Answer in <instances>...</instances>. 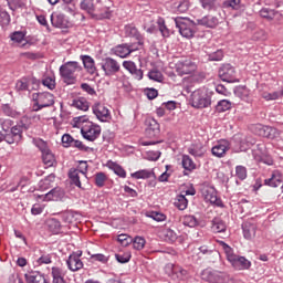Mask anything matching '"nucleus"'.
<instances>
[{
    "label": "nucleus",
    "instance_id": "f257e3e1",
    "mask_svg": "<svg viewBox=\"0 0 283 283\" xmlns=\"http://www.w3.org/2000/svg\"><path fill=\"white\" fill-rule=\"evenodd\" d=\"M82 72L83 66L76 61H69L60 66V76L67 85L76 83V78Z\"/></svg>",
    "mask_w": 283,
    "mask_h": 283
},
{
    "label": "nucleus",
    "instance_id": "f03ea898",
    "mask_svg": "<svg viewBox=\"0 0 283 283\" xmlns=\"http://www.w3.org/2000/svg\"><path fill=\"white\" fill-rule=\"evenodd\" d=\"M221 247L226 253L228 262H230L231 266H233L235 271H247L251 269V261L244 256L233 253V249L229 247V244L224 243V241H221Z\"/></svg>",
    "mask_w": 283,
    "mask_h": 283
},
{
    "label": "nucleus",
    "instance_id": "7ed1b4c3",
    "mask_svg": "<svg viewBox=\"0 0 283 283\" xmlns=\"http://www.w3.org/2000/svg\"><path fill=\"white\" fill-rule=\"evenodd\" d=\"M30 125L23 124V119L20 124L11 127L9 130L4 132L0 138L8 143V145H19L23 140V129H29Z\"/></svg>",
    "mask_w": 283,
    "mask_h": 283
},
{
    "label": "nucleus",
    "instance_id": "20e7f679",
    "mask_svg": "<svg viewBox=\"0 0 283 283\" xmlns=\"http://www.w3.org/2000/svg\"><path fill=\"white\" fill-rule=\"evenodd\" d=\"M174 21L181 36H185V39H192L197 30L196 22L189 18L182 17H177L174 19Z\"/></svg>",
    "mask_w": 283,
    "mask_h": 283
},
{
    "label": "nucleus",
    "instance_id": "39448f33",
    "mask_svg": "<svg viewBox=\"0 0 283 283\" xmlns=\"http://www.w3.org/2000/svg\"><path fill=\"white\" fill-rule=\"evenodd\" d=\"M191 105L196 109H205L211 106V95L207 88H199L191 94Z\"/></svg>",
    "mask_w": 283,
    "mask_h": 283
},
{
    "label": "nucleus",
    "instance_id": "423d86ee",
    "mask_svg": "<svg viewBox=\"0 0 283 283\" xmlns=\"http://www.w3.org/2000/svg\"><path fill=\"white\" fill-rule=\"evenodd\" d=\"M201 280L209 283H229L231 281V276L218 270H205L201 273Z\"/></svg>",
    "mask_w": 283,
    "mask_h": 283
},
{
    "label": "nucleus",
    "instance_id": "0eeeda50",
    "mask_svg": "<svg viewBox=\"0 0 283 283\" xmlns=\"http://www.w3.org/2000/svg\"><path fill=\"white\" fill-rule=\"evenodd\" d=\"M175 70L179 76H185L187 74H193L198 70V65L191 57H182L175 64Z\"/></svg>",
    "mask_w": 283,
    "mask_h": 283
},
{
    "label": "nucleus",
    "instance_id": "6e6552de",
    "mask_svg": "<svg viewBox=\"0 0 283 283\" xmlns=\"http://www.w3.org/2000/svg\"><path fill=\"white\" fill-rule=\"evenodd\" d=\"M81 134L85 140L94 143V140L101 136V126L92 122H87L86 124L82 125Z\"/></svg>",
    "mask_w": 283,
    "mask_h": 283
},
{
    "label": "nucleus",
    "instance_id": "1a4fd4ad",
    "mask_svg": "<svg viewBox=\"0 0 283 283\" xmlns=\"http://www.w3.org/2000/svg\"><path fill=\"white\" fill-rule=\"evenodd\" d=\"M54 105V95L50 92L38 93L35 97V112L45 107H52Z\"/></svg>",
    "mask_w": 283,
    "mask_h": 283
},
{
    "label": "nucleus",
    "instance_id": "9d476101",
    "mask_svg": "<svg viewBox=\"0 0 283 283\" xmlns=\"http://www.w3.org/2000/svg\"><path fill=\"white\" fill-rule=\"evenodd\" d=\"M38 147L42 153V160L45 167H54V165H56V157H54V154L50 150L48 144L43 140H39Z\"/></svg>",
    "mask_w": 283,
    "mask_h": 283
},
{
    "label": "nucleus",
    "instance_id": "9b49d317",
    "mask_svg": "<svg viewBox=\"0 0 283 283\" xmlns=\"http://www.w3.org/2000/svg\"><path fill=\"white\" fill-rule=\"evenodd\" d=\"M101 67L105 76H114V74L120 72V64L113 57H105L101 63Z\"/></svg>",
    "mask_w": 283,
    "mask_h": 283
},
{
    "label": "nucleus",
    "instance_id": "f8f14e48",
    "mask_svg": "<svg viewBox=\"0 0 283 283\" xmlns=\"http://www.w3.org/2000/svg\"><path fill=\"white\" fill-rule=\"evenodd\" d=\"M165 271L169 277H172V280H187V276L189 275L187 270L174 263H168L165 268Z\"/></svg>",
    "mask_w": 283,
    "mask_h": 283
},
{
    "label": "nucleus",
    "instance_id": "ddd939ff",
    "mask_svg": "<svg viewBox=\"0 0 283 283\" xmlns=\"http://www.w3.org/2000/svg\"><path fill=\"white\" fill-rule=\"evenodd\" d=\"M235 74V67H233L231 64H223L219 69V78L226 83H238V77Z\"/></svg>",
    "mask_w": 283,
    "mask_h": 283
},
{
    "label": "nucleus",
    "instance_id": "4468645a",
    "mask_svg": "<svg viewBox=\"0 0 283 283\" xmlns=\"http://www.w3.org/2000/svg\"><path fill=\"white\" fill-rule=\"evenodd\" d=\"M136 50H138V45L135 44H118L112 49V52L115 56H119V59H127Z\"/></svg>",
    "mask_w": 283,
    "mask_h": 283
},
{
    "label": "nucleus",
    "instance_id": "2eb2a0df",
    "mask_svg": "<svg viewBox=\"0 0 283 283\" xmlns=\"http://www.w3.org/2000/svg\"><path fill=\"white\" fill-rule=\"evenodd\" d=\"M93 114L101 120V123H108V120H112L109 108L101 103H97L93 106Z\"/></svg>",
    "mask_w": 283,
    "mask_h": 283
},
{
    "label": "nucleus",
    "instance_id": "dca6fc26",
    "mask_svg": "<svg viewBox=\"0 0 283 283\" xmlns=\"http://www.w3.org/2000/svg\"><path fill=\"white\" fill-rule=\"evenodd\" d=\"M202 196L207 202L211 205H217V207H222V200L218 198V191L213 187H206L202 189Z\"/></svg>",
    "mask_w": 283,
    "mask_h": 283
},
{
    "label": "nucleus",
    "instance_id": "f3484780",
    "mask_svg": "<svg viewBox=\"0 0 283 283\" xmlns=\"http://www.w3.org/2000/svg\"><path fill=\"white\" fill-rule=\"evenodd\" d=\"M81 255H83L82 251H77V252H73L67 261L66 264L70 269V271H81V269L83 268V261H81Z\"/></svg>",
    "mask_w": 283,
    "mask_h": 283
},
{
    "label": "nucleus",
    "instance_id": "a211bd4d",
    "mask_svg": "<svg viewBox=\"0 0 283 283\" xmlns=\"http://www.w3.org/2000/svg\"><path fill=\"white\" fill-rule=\"evenodd\" d=\"M229 149H231V144H229L228 140L223 139L211 148V154L212 156H216V158H224Z\"/></svg>",
    "mask_w": 283,
    "mask_h": 283
},
{
    "label": "nucleus",
    "instance_id": "6ab92c4d",
    "mask_svg": "<svg viewBox=\"0 0 283 283\" xmlns=\"http://www.w3.org/2000/svg\"><path fill=\"white\" fill-rule=\"evenodd\" d=\"M256 134L259 136H262L263 138H270V140H273L280 136V130H277L275 127L259 125L256 126Z\"/></svg>",
    "mask_w": 283,
    "mask_h": 283
},
{
    "label": "nucleus",
    "instance_id": "aec40b11",
    "mask_svg": "<svg viewBox=\"0 0 283 283\" xmlns=\"http://www.w3.org/2000/svg\"><path fill=\"white\" fill-rule=\"evenodd\" d=\"M51 23L53 28H60L62 30L70 28V21L65 19V14L63 13L51 14Z\"/></svg>",
    "mask_w": 283,
    "mask_h": 283
},
{
    "label": "nucleus",
    "instance_id": "412c9836",
    "mask_svg": "<svg viewBox=\"0 0 283 283\" xmlns=\"http://www.w3.org/2000/svg\"><path fill=\"white\" fill-rule=\"evenodd\" d=\"M30 83L39 85V81L35 77H22L21 80H18L15 83L17 92H30Z\"/></svg>",
    "mask_w": 283,
    "mask_h": 283
},
{
    "label": "nucleus",
    "instance_id": "4be33fe9",
    "mask_svg": "<svg viewBox=\"0 0 283 283\" xmlns=\"http://www.w3.org/2000/svg\"><path fill=\"white\" fill-rule=\"evenodd\" d=\"M264 185L268 187H283V175L280 170H274L271 175V178L264 180Z\"/></svg>",
    "mask_w": 283,
    "mask_h": 283
},
{
    "label": "nucleus",
    "instance_id": "5701e85b",
    "mask_svg": "<svg viewBox=\"0 0 283 283\" xmlns=\"http://www.w3.org/2000/svg\"><path fill=\"white\" fill-rule=\"evenodd\" d=\"M125 34L126 36H129L130 39H135L137 41V48H139V45H143V34H140V32L138 31V29L136 27H134V24H127L125 27Z\"/></svg>",
    "mask_w": 283,
    "mask_h": 283
},
{
    "label": "nucleus",
    "instance_id": "b1692460",
    "mask_svg": "<svg viewBox=\"0 0 283 283\" xmlns=\"http://www.w3.org/2000/svg\"><path fill=\"white\" fill-rule=\"evenodd\" d=\"M123 67L129 72L137 81H143V70L136 67V63L132 61H124Z\"/></svg>",
    "mask_w": 283,
    "mask_h": 283
},
{
    "label": "nucleus",
    "instance_id": "393cba45",
    "mask_svg": "<svg viewBox=\"0 0 283 283\" xmlns=\"http://www.w3.org/2000/svg\"><path fill=\"white\" fill-rule=\"evenodd\" d=\"M24 277L27 283H50V281L45 279V275L39 271H31L24 274Z\"/></svg>",
    "mask_w": 283,
    "mask_h": 283
},
{
    "label": "nucleus",
    "instance_id": "a878e982",
    "mask_svg": "<svg viewBox=\"0 0 283 283\" xmlns=\"http://www.w3.org/2000/svg\"><path fill=\"white\" fill-rule=\"evenodd\" d=\"M81 60H82V63L88 74H91L92 76H94V74H95V76H98V72L96 71V64H95L94 60L92 59V56L81 55Z\"/></svg>",
    "mask_w": 283,
    "mask_h": 283
},
{
    "label": "nucleus",
    "instance_id": "bb28decb",
    "mask_svg": "<svg viewBox=\"0 0 283 283\" xmlns=\"http://www.w3.org/2000/svg\"><path fill=\"white\" fill-rule=\"evenodd\" d=\"M198 25H203L205 28H218L220 20L216 15H205L203 18L197 20Z\"/></svg>",
    "mask_w": 283,
    "mask_h": 283
},
{
    "label": "nucleus",
    "instance_id": "cd10ccee",
    "mask_svg": "<svg viewBox=\"0 0 283 283\" xmlns=\"http://www.w3.org/2000/svg\"><path fill=\"white\" fill-rule=\"evenodd\" d=\"M259 13L262 19H268V21H280L282 19V13L270 8H263Z\"/></svg>",
    "mask_w": 283,
    "mask_h": 283
},
{
    "label": "nucleus",
    "instance_id": "c85d7f7f",
    "mask_svg": "<svg viewBox=\"0 0 283 283\" xmlns=\"http://www.w3.org/2000/svg\"><path fill=\"white\" fill-rule=\"evenodd\" d=\"M80 8L91 17H96V14H98V10L96 9V6H94V0H80Z\"/></svg>",
    "mask_w": 283,
    "mask_h": 283
},
{
    "label": "nucleus",
    "instance_id": "c756f323",
    "mask_svg": "<svg viewBox=\"0 0 283 283\" xmlns=\"http://www.w3.org/2000/svg\"><path fill=\"white\" fill-rule=\"evenodd\" d=\"M65 196V191L61 187H55L52 190H50L48 193L44 195L43 200L50 201H59L62 200V198Z\"/></svg>",
    "mask_w": 283,
    "mask_h": 283
},
{
    "label": "nucleus",
    "instance_id": "7c9ffc66",
    "mask_svg": "<svg viewBox=\"0 0 283 283\" xmlns=\"http://www.w3.org/2000/svg\"><path fill=\"white\" fill-rule=\"evenodd\" d=\"M148 127L146 129L147 134L150 136V138H155V136H158L160 134V124L154 118H149L147 120Z\"/></svg>",
    "mask_w": 283,
    "mask_h": 283
},
{
    "label": "nucleus",
    "instance_id": "2f4dec72",
    "mask_svg": "<svg viewBox=\"0 0 283 283\" xmlns=\"http://www.w3.org/2000/svg\"><path fill=\"white\" fill-rule=\"evenodd\" d=\"M188 154L195 158H202L207 154V149L202 144H193L188 148Z\"/></svg>",
    "mask_w": 283,
    "mask_h": 283
},
{
    "label": "nucleus",
    "instance_id": "473e14b6",
    "mask_svg": "<svg viewBox=\"0 0 283 283\" xmlns=\"http://www.w3.org/2000/svg\"><path fill=\"white\" fill-rule=\"evenodd\" d=\"M211 229L213 233H224L227 231V223L221 218L216 217L212 220Z\"/></svg>",
    "mask_w": 283,
    "mask_h": 283
},
{
    "label": "nucleus",
    "instance_id": "72a5a7b5",
    "mask_svg": "<svg viewBox=\"0 0 283 283\" xmlns=\"http://www.w3.org/2000/svg\"><path fill=\"white\" fill-rule=\"evenodd\" d=\"M242 231L245 240H253V238H255V226L245 222L242 224Z\"/></svg>",
    "mask_w": 283,
    "mask_h": 283
},
{
    "label": "nucleus",
    "instance_id": "f704fd0d",
    "mask_svg": "<svg viewBox=\"0 0 283 283\" xmlns=\"http://www.w3.org/2000/svg\"><path fill=\"white\" fill-rule=\"evenodd\" d=\"M69 178L72 182V185H75V187H78L81 189V170L76 168H71L69 170Z\"/></svg>",
    "mask_w": 283,
    "mask_h": 283
},
{
    "label": "nucleus",
    "instance_id": "c9c22d12",
    "mask_svg": "<svg viewBox=\"0 0 283 283\" xmlns=\"http://www.w3.org/2000/svg\"><path fill=\"white\" fill-rule=\"evenodd\" d=\"M72 107L81 109L82 112H87L90 109V102L85 97H78L73 99Z\"/></svg>",
    "mask_w": 283,
    "mask_h": 283
},
{
    "label": "nucleus",
    "instance_id": "e433bc0d",
    "mask_svg": "<svg viewBox=\"0 0 283 283\" xmlns=\"http://www.w3.org/2000/svg\"><path fill=\"white\" fill-rule=\"evenodd\" d=\"M46 227L51 233L59 234L61 233V221L59 219L52 218L46 221Z\"/></svg>",
    "mask_w": 283,
    "mask_h": 283
},
{
    "label": "nucleus",
    "instance_id": "4c0bfd02",
    "mask_svg": "<svg viewBox=\"0 0 283 283\" xmlns=\"http://www.w3.org/2000/svg\"><path fill=\"white\" fill-rule=\"evenodd\" d=\"M54 180H56V176H54V174H51L39 182V188L42 191H45L50 189L52 185H54Z\"/></svg>",
    "mask_w": 283,
    "mask_h": 283
},
{
    "label": "nucleus",
    "instance_id": "58836bf2",
    "mask_svg": "<svg viewBox=\"0 0 283 283\" xmlns=\"http://www.w3.org/2000/svg\"><path fill=\"white\" fill-rule=\"evenodd\" d=\"M190 7L191 3L189 0H180L174 4L175 12H178L179 14H185V12H188Z\"/></svg>",
    "mask_w": 283,
    "mask_h": 283
},
{
    "label": "nucleus",
    "instance_id": "ea45409f",
    "mask_svg": "<svg viewBox=\"0 0 283 283\" xmlns=\"http://www.w3.org/2000/svg\"><path fill=\"white\" fill-rule=\"evenodd\" d=\"M189 206V200H187V197L185 195H179L175 199V207L179 209V211H185L187 207Z\"/></svg>",
    "mask_w": 283,
    "mask_h": 283
},
{
    "label": "nucleus",
    "instance_id": "a19ab883",
    "mask_svg": "<svg viewBox=\"0 0 283 283\" xmlns=\"http://www.w3.org/2000/svg\"><path fill=\"white\" fill-rule=\"evenodd\" d=\"M161 235L166 242H176L178 240V234L176 231L167 228L161 231Z\"/></svg>",
    "mask_w": 283,
    "mask_h": 283
},
{
    "label": "nucleus",
    "instance_id": "79ce46f5",
    "mask_svg": "<svg viewBox=\"0 0 283 283\" xmlns=\"http://www.w3.org/2000/svg\"><path fill=\"white\" fill-rule=\"evenodd\" d=\"M108 167L116 174V176H119V178H127V172L120 165L114 163V161H108Z\"/></svg>",
    "mask_w": 283,
    "mask_h": 283
},
{
    "label": "nucleus",
    "instance_id": "37998d69",
    "mask_svg": "<svg viewBox=\"0 0 283 283\" xmlns=\"http://www.w3.org/2000/svg\"><path fill=\"white\" fill-rule=\"evenodd\" d=\"M182 223L185 227H190V229H193V227H198V224H200L198 218H196L193 214L184 216Z\"/></svg>",
    "mask_w": 283,
    "mask_h": 283
},
{
    "label": "nucleus",
    "instance_id": "c03bdc74",
    "mask_svg": "<svg viewBox=\"0 0 283 283\" xmlns=\"http://www.w3.org/2000/svg\"><path fill=\"white\" fill-rule=\"evenodd\" d=\"M130 176L136 180H140V179L147 180V178H151L154 176V172L151 170L144 169V170H138L136 172H133Z\"/></svg>",
    "mask_w": 283,
    "mask_h": 283
},
{
    "label": "nucleus",
    "instance_id": "a18cd8bd",
    "mask_svg": "<svg viewBox=\"0 0 283 283\" xmlns=\"http://www.w3.org/2000/svg\"><path fill=\"white\" fill-rule=\"evenodd\" d=\"M181 165L186 171H193V169H196V163H193V159H191L189 155L182 156Z\"/></svg>",
    "mask_w": 283,
    "mask_h": 283
},
{
    "label": "nucleus",
    "instance_id": "49530a36",
    "mask_svg": "<svg viewBox=\"0 0 283 283\" xmlns=\"http://www.w3.org/2000/svg\"><path fill=\"white\" fill-rule=\"evenodd\" d=\"M148 78H150V81H156L157 83H163L165 77L163 76V72L158 69H154L148 72Z\"/></svg>",
    "mask_w": 283,
    "mask_h": 283
},
{
    "label": "nucleus",
    "instance_id": "de8ad7c7",
    "mask_svg": "<svg viewBox=\"0 0 283 283\" xmlns=\"http://www.w3.org/2000/svg\"><path fill=\"white\" fill-rule=\"evenodd\" d=\"M146 240L143 237H135L133 240V247L136 251H143L145 249Z\"/></svg>",
    "mask_w": 283,
    "mask_h": 283
},
{
    "label": "nucleus",
    "instance_id": "09e8293b",
    "mask_svg": "<svg viewBox=\"0 0 283 283\" xmlns=\"http://www.w3.org/2000/svg\"><path fill=\"white\" fill-rule=\"evenodd\" d=\"M105 182H107V175L105 172H97L95 175V185L96 187H105Z\"/></svg>",
    "mask_w": 283,
    "mask_h": 283
},
{
    "label": "nucleus",
    "instance_id": "8fccbe9b",
    "mask_svg": "<svg viewBox=\"0 0 283 283\" xmlns=\"http://www.w3.org/2000/svg\"><path fill=\"white\" fill-rule=\"evenodd\" d=\"M115 259L117 260V262H119V264H127V262L132 260V253L124 252V253L115 254Z\"/></svg>",
    "mask_w": 283,
    "mask_h": 283
},
{
    "label": "nucleus",
    "instance_id": "3c124183",
    "mask_svg": "<svg viewBox=\"0 0 283 283\" xmlns=\"http://www.w3.org/2000/svg\"><path fill=\"white\" fill-rule=\"evenodd\" d=\"M42 85L48 87V90H55L56 88V80L52 76L44 77L42 80Z\"/></svg>",
    "mask_w": 283,
    "mask_h": 283
},
{
    "label": "nucleus",
    "instance_id": "603ef678",
    "mask_svg": "<svg viewBox=\"0 0 283 283\" xmlns=\"http://www.w3.org/2000/svg\"><path fill=\"white\" fill-rule=\"evenodd\" d=\"M2 114H4L6 116H10L11 118H17V116H19V113L12 109V107H10V105L8 104H4L2 106Z\"/></svg>",
    "mask_w": 283,
    "mask_h": 283
},
{
    "label": "nucleus",
    "instance_id": "864d4df0",
    "mask_svg": "<svg viewBox=\"0 0 283 283\" xmlns=\"http://www.w3.org/2000/svg\"><path fill=\"white\" fill-rule=\"evenodd\" d=\"M231 107L229 99H221L217 104V112H227Z\"/></svg>",
    "mask_w": 283,
    "mask_h": 283
},
{
    "label": "nucleus",
    "instance_id": "5fc2aeb1",
    "mask_svg": "<svg viewBox=\"0 0 283 283\" xmlns=\"http://www.w3.org/2000/svg\"><path fill=\"white\" fill-rule=\"evenodd\" d=\"M235 176L239 180H247V167L237 166L235 167Z\"/></svg>",
    "mask_w": 283,
    "mask_h": 283
},
{
    "label": "nucleus",
    "instance_id": "6e6d98bb",
    "mask_svg": "<svg viewBox=\"0 0 283 283\" xmlns=\"http://www.w3.org/2000/svg\"><path fill=\"white\" fill-rule=\"evenodd\" d=\"M149 218L156 222H165L167 220V216H165V213L156 211L150 212Z\"/></svg>",
    "mask_w": 283,
    "mask_h": 283
},
{
    "label": "nucleus",
    "instance_id": "4d7b16f0",
    "mask_svg": "<svg viewBox=\"0 0 283 283\" xmlns=\"http://www.w3.org/2000/svg\"><path fill=\"white\" fill-rule=\"evenodd\" d=\"M117 241L119 244H122V247H129V244L133 242L132 238H129L127 234H119L117 237Z\"/></svg>",
    "mask_w": 283,
    "mask_h": 283
},
{
    "label": "nucleus",
    "instance_id": "13d9d810",
    "mask_svg": "<svg viewBox=\"0 0 283 283\" xmlns=\"http://www.w3.org/2000/svg\"><path fill=\"white\" fill-rule=\"evenodd\" d=\"M216 1L218 0H200L201 8H203V10H213V8H216Z\"/></svg>",
    "mask_w": 283,
    "mask_h": 283
},
{
    "label": "nucleus",
    "instance_id": "bf43d9fd",
    "mask_svg": "<svg viewBox=\"0 0 283 283\" xmlns=\"http://www.w3.org/2000/svg\"><path fill=\"white\" fill-rule=\"evenodd\" d=\"M51 275L53 280H63L65 274L63 273V270L61 268H52Z\"/></svg>",
    "mask_w": 283,
    "mask_h": 283
},
{
    "label": "nucleus",
    "instance_id": "052dcab7",
    "mask_svg": "<svg viewBox=\"0 0 283 283\" xmlns=\"http://www.w3.org/2000/svg\"><path fill=\"white\" fill-rule=\"evenodd\" d=\"M158 28L163 36H167L169 34V29H167V25H165V20L159 18L158 21Z\"/></svg>",
    "mask_w": 283,
    "mask_h": 283
},
{
    "label": "nucleus",
    "instance_id": "680f3d73",
    "mask_svg": "<svg viewBox=\"0 0 283 283\" xmlns=\"http://www.w3.org/2000/svg\"><path fill=\"white\" fill-rule=\"evenodd\" d=\"M61 218H62L63 222H65L66 224H71V222H73V220H74V212L65 211L61 214Z\"/></svg>",
    "mask_w": 283,
    "mask_h": 283
},
{
    "label": "nucleus",
    "instance_id": "e2e57ef3",
    "mask_svg": "<svg viewBox=\"0 0 283 283\" xmlns=\"http://www.w3.org/2000/svg\"><path fill=\"white\" fill-rule=\"evenodd\" d=\"M73 143H74V138L70 134H64L62 136V145L64 147H72Z\"/></svg>",
    "mask_w": 283,
    "mask_h": 283
},
{
    "label": "nucleus",
    "instance_id": "0e129e2a",
    "mask_svg": "<svg viewBox=\"0 0 283 283\" xmlns=\"http://www.w3.org/2000/svg\"><path fill=\"white\" fill-rule=\"evenodd\" d=\"M224 8H232V10H238L240 8V0H227L223 2Z\"/></svg>",
    "mask_w": 283,
    "mask_h": 283
},
{
    "label": "nucleus",
    "instance_id": "69168bd1",
    "mask_svg": "<svg viewBox=\"0 0 283 283\" xmlns=\"http://www.w3.org/2000/svg\"><path fill=\"white\" fill-rule=\"evenodd\" d=\"M36 262L38 264H52V256L50 254H42Z\"/></svg>",
    "mask_w": 283,
    "mask_h": 283
},
{
    "label": "nucleus",
    "instance_id": "338daca9",
    "mask_svg": "<svg viewBox=\"0 0 283 283\" xmlns=\"http://www.w3.org/2000/svg\"><path fill=\"white\" fill-rule=\"evenodd\" d=\"M0 19L2 25H10V13L7 11H0Z\"/></svg>",
    "mask_w": 283,
    "mask_h": 283
},
{
    "label": "nucleus",
    "instance_id": "774afa93",
    "mask_svg": "<svg viewBox=\"0 0 283 283\" xmlns=\"http://www.w3.org/2000/svg\"><path fill=\"white\" fill-rule=\"evenodd\" d=\"M223 57H224V53H222V51L219 50L209 55V61H222Z\"/></svg>",
    "mask_w": 283,
    "mask_h": 283
}]
</instances>
